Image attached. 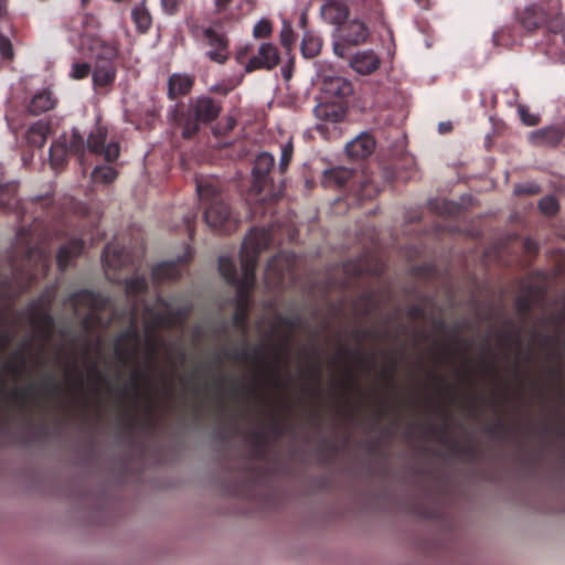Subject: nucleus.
<instances>
[{
  "mask_svg": "<svg viewBox=\"0 0 565 565\" xmlns=\"http://www.w3.org/2000/svg\"><path fill=\"white\" fill-rule=\"evenodd\" d=\"M273 241L270 228L254 227L244 238L239 253L242 279L236 288V308L232 316L233 326L244 334L248 328V310L250 292L256 282V267L258 255L265 250Z\"/></svg>",
  "mask_w": 565,
  "mask_h": 565,
  "instance_id": "nucleus-1",
  "label": "nucleus"
},
{
  "mask_svg": "<svg viewBox=\"0 0 565 565\" xmlns=\"http://www.w3.org/2000/svg\"><path fill=\"white\" fill-rule=\"evenodd\" d=\"M107 129L102 126H95L87 136L79 132L78 129H72L70 136H63L51 145L50 163L54 170L63 169L66 164L68 153L77 157L79 163L84 166L86 152L104 156L105 160L113 162L119 157L120 148L117 142L106 145Z\"/></svg>",
  "mask_w": 565,
  "mask_h": 565,
  "instance_id": "nucleus-2",
  "label": "nucleus"
},
{
  "mask_svg": "<svg viewBox=\"0 0 565 565\" xmlns=\"http://www.w3.org/2000/svg\"><path fill=\"white\" fill-rule=\"evenodd\" d=\"M222 100L209 95H200L191 98L188 105L177 103L169 109V121L181 128L183 139L194 138L201 130V126L215 121L222 113Z\"/></svg>",
  "mask_w": 565,
  "mask_h": 565,
  "instance_id": "nucleus-3",
  "label": "nucleus"
},
{
  "mask_svg": "<svg viewBox=\"0 0 565 565\" xmlns=\"http://www.w3.org/2000/svg\"><path fill=\"white\" fill-rule=\"evenodd\" d=\"M47 270L49 259L44 250L29 248L21 265L12 260L10 274L0 276V298L15 300L35 284L40 273L45 275Z\"/></svg>",
  "mask_w": 565,
  "mask_h": 565,
  "instance_id": "nucleus-4",
  "label": "nucleus"
},
{
  "mask_svg": "<svg viewBox=\"0 0 565 565\" xmlns=\"http://www.w3.org/2000/svg\"><path fill=\"white\" fill-rule=\"evenodd\" d=\"M196 192L205 206L204 218L210 227L224 234H230L237 228L238 218L233 215L230 205L223 201L218 189L213 183L198 181Z\"/></svg>",
  "mask_w": 565,
  "mask_h": 565,
  "instance_id": "nucleus-5",
  "label": "nucleus"
},
{
  "mask_svg": "<svg viewBox=\"0 0 565 565\" xmlns=\"http://www.w3.org/2000/svg\"><path fill=\"white\" fill-rule=\"evenodd\" d=\"M64 303L71 306L76 316H79L81 310L88 311L82 319V326L89 331L100 322L99 312L107 307L108 299L98 292L82 289L68 295Z\"/></svg>",
  "mask_w": 565,
  "mask_h": 565,
  "instance_id": "nucleus-6",
  "label": "nucleus"
},
{
  "mask_svg": "<svg viewBox=\"0 0 565 565\" xmlns=\"http://www.w3.org/2000/svg\"><path fill=\"white\" fill-rule=\"evenodd\" d=\"M519 22L527 32H534L545 26L548 32L556 34L564 29V15L556 11H548L542 6L531 4L519 13Z\"/></svg>",
  "mask_w": 565,
  "mask_h": 565,
  "instance_id": "nucleus-7",
  "label": "nucleus"
},
{
  "mask_svg": "<svg viewBox=\"0 0 565 565\" xmlns=\"http://www.w3.org/2000/svg\"><path fill=\"white\" fill-rule=\"evenodd\" d=\"M200 32L205 40V45L209 50L205 52V56L216 63L225 64L230 58V41L224 32L215 30L213 26L201 28L193 25L191 33L194 39L200 38Z\"/></svg>",
  "mask_w": 565,
  "mask_h": 565,
  "instance_id": "nucleus-8",
  "label": "nucleus"
},
{
  "mask_svg": "<svg viewBox=\"0 0 565 565\" xmlns=\"http://www.w3.org/2000/svg\"><path fill=\"white\" fill-rule=\"evenodd\" d=\"M296 258L292 253L279 252L273 256L266 266L265 280L270 287H280L287 274L294 271Z\"/></svg>",
  "mask_w": 565,
  "mask_h": 565,
  "instance_id": "nucleus-9",
  "label": "nucleus"
},
{
  "mask_svg": "<svg viewBox=\"0 0 565 565\" xmlns=\"http://www.w3.org/2000/svg\"><path fill=\"white\" fill-rule=\"evenodd\" d=\"M141 334L135 324V317L131 324L121 331L115 340V354L122 361L128 362L135 360L138 355Z\"/></svg>",
  "mask_w": 565,
  "mask_h": 565,
  "instance_id": "nucleus-10",
  "label": "nucleus"
},
{
  "mask_svg": "<svg viewBox=\"0 0 565 565\" xmlns=\"http://www.w3.org/2000/svg\"><path fill=\"white\" fill-rule=\"evenodd\" d=\"M277 324L286 330V333L284 334L282 341L275 347V354H276V366L274 369V374L276 379L278 380L277 373L280 369L281 363H287L289 352L288 347L289 342L292 337V332L300 327L302 320L299 315L296 316H284L278 313L276 316Z\"/></svg>",
  "mask_w": 565,
  "mask_h": 565,
  "instance_id": "nucleus-11",
  "label": "nucleus"
},
{
  "mask_svg": "<svg viewBox=\"0 0 565 565\" xmlns=\"http://www.w3.org/2000/svg\"><path fill=\"white\" fill-rule=\"evenodd\" d=\"M79 45L83 51H88L95 61L115 62L118 56L116 43L105 41L95 34L84 33Z\"/></svg>",
  "mask_w": 565,
  "mask_h": 565,
  "instance_id": "nucleus-12",
  "label": "nucleus"
},
{
  "mask_svg": "<svg viewBox=\"0 0 565 565\" xmlns=\"http://www.w3.org/2000/svg\"><path fill=\"white\" fill-rule=\"evenodd\" d=\"M275 166V158L268 152H262L256 157L253 167V189L257 194H262L266 190L271 192L274 181L270 172Z\"/></svg>",
  "mask_w": 565,
  "mask_h": 565,
  "instance_id": "nucleus-13",
  "label": "nucleus"
},
{
  "mask_svg": "<svg viewBox=\"0 0 565 565\" xmlns=\"http://www.w3.org/2000/svg\"><path fill=\"white\" fill-rule=\"evenodd\" d=\"M102 262L106 273L135 266V256L117 242L108 243L103 252Z\"/></svg>",
  "mask_w": 565,
  "mask_h": 565,
  "instance_id": "nucleus-14",
  "label": "nucleus"
},
{
  "mask_svg": "<svg viewBox=\"0 0 565 565\" xmlns=\"http://www.w3.org/2000/svg\"><path fill=\"white\" fill-rule=\"evenodd\" d=\"M280 62L278 49L275 44L265 42L257 50V54L253 55L245 65L247 73L256 70H273Z\"/></svg>",
  "mask_w": 565,
  "mask_h": 565,
  "instance_id": "nucleus-15",
  "label": "nucleus"
},
{
  "mask_svg": "<svg viewBox=\"0 0 565 565\" xmlns=\"http://www.w3.org/2000/svg\"><path fill=\"white\" fill-rule=\"evenodd\" d=\"M320 14L327 23L340 26L348 21L350 9L347 0H324Z\"/></svg>",
  "mask_w": 565,
  "mask_h": 565,
  "instance_id": "nucleus-16",
  "label": "nucleus"
},
{
  "mask_svg": "<svg viewBox=\"0 0 565 565\" xmlns=\"http://www.w3.org/2000/svg\"><path fill=\"white\" fill-rule=\"evenodd\" d=\"M340 29L341 40L349 45H360L369 38V29L365 23L359 20H352L349 23L342 24Z\"/></svg>",
  "mask_w": 565,
  "mask_h": 565,
  "instance_id": "nucleus-17",
  "label": "nucleus"
},
{
  "mask_svg": "<svg viewBox=\"0 0 565 565\" xmlns=\"http://www.w3.org/2000/svg\"><path fill=\"white\" fill-rule=\"evenodd\" d=\"M194 86V77L189 74L174 73L168 79V98L175 100L178 97L190 94Z\"/></svg>",
  "mask_w": 565,
  "mask_h": 565,
  "instance_id": "nucleus-18",
  "label": "nucleus"
},
{
  "mask_svg": "<svg viewBox=\"0 0 565 565\" xmlns=\"http://www.w3.org/2000/svg\"><path fill=\"white\" fill-rule=\"evenodd\" d=\"M376 142L370 134H362L345 147L347 153L353 159H365L375 150Z\"/></svg>",
  "mask_w": 565,
  "mask_h": 565,
  "instance_id": "nucleus-19",
  "label": "nucleus"
},
{
  "mask_svg": "<svg viewBox=\"0 0 565 565\" xmlns=\"http://www.w3.org/2000/svg\"><path fill=\"white\" fill-rule=\"evenodd\" d=\"M84 249V241L75 237L62 245L56 254V264L61 271L66 270L71 260L82 254Z\"/></svg>",
  "mask_w": 565,
  "mask_h": 565,
  "instance_id": "nucleus-20",
  "label": "nucleus"
},
{
  "mask_svg": "<svg viewBox=\"0 0 565 565\" xmlns=\"http://www.w3.org/2000/svg\"><path fill=\"white\" fill-rule=\"evenodd\" d=\"M381 64L380 57L373 51L359 52L351 60V67L362 75L375 72Z\"/></svg>",
  "mask_w": 565,
  "mask_h": 565,
  "instance_id": "nucleus-21",
  "label": "nucleus"
},
{
  "mask_svg": "<svg viewBox=\"0 0 565 565\" xmlns=\"http://www.w3.org/2000/svg\"><path fill=\"white\" fill-rule=\"evenodd\" d=\"M117 70L115 62L95 61L93 82L96 86L105 87L116 79Z\"/></svg>",
  "mask_w": 565,
  "mask_h": 565,
  "instance_id": "nucleus-22",
  "label": "nucleus"
},
{
  "mask_svg": "<svg viewBox=\"0 0 565 565\" xmlns=\"http://www.w3.org/2000/svg\"><path fill=\"white\" fill-rule=\"evenodd\" d=\"M30 323L45 338H51L55 331V320L49 310L29 311Z\"/></svg>",
  "mask_w": 565,
  "mask_h": 565,
  "instance_id": "nucleus-23",
  "label": "nucleus"
},
{
  "mask_svg": "<svg viewBox=\"0 0 565 565\" xmlns=\"http://www.w3.org/2000/svg\"><path fill=\"white\" fill-rule=\"evenodd\" d=\"M354 172L344 167H335L324 172L323 183L326 186L345 188L353 179Z\"/></svg>",
  "mask_w": 565,
  "mask_h": 565,
  "instance_id": "nucleus-24",
  "label": "nucleus"
},
{
  "mask_svg": "<svg viewBox=\"0 0 565 565\" xmlns=\"http://www.w3.org/2000/svg\"><path fill=\"white\" fill-rule=\"evenodd\" d=\"M131 20L140 34H146L152 26V15L146 7V0L131 9Z\"/></svg>",
  "mask_w": 565,
  "mask_h": 565,
  "instance_id": "nucleus-25",
  "label": "nucleus"
},
{
  "mask_svg": "<svg viewBox=\"0 0 565 565\" xmlns=\"http://www.w3.org/2000/svg\"><path fill=\"white\" fill-rule=\"evenodd\" d=\"M17 185L11 183H3V178H0V209L6 211L14 210L21 214L20 202L15 198Z\"/></svg>",
  "mask_w": 565,
  "mask_h": 565,
  "instance_id": "nucleus-26",
  "label": "nucleus"
},
{
  "mask_svg": "<svg viewBox=\"0 0 565 565\" xmlns=\"http://www.w3.org/2000/svg\"><path fill=\"white\" fill-rule=\"evenodd\" d=\"M55 103L56 100L52 93L49 89H43L32 97L28 109L33 115H40L51 110L55 106Z\"/></svg>",
  "mask_w": 565,
  "mask_h": 565,
  "instance_id": "nucleus-27",
  "label": "nucleus"
},
{
  "mask_svg": "<svg viewBox=\"0 0 565 565\" xmlns=\"http://www.w3.org/2000/svg\"><path fill=\"white\" fill-rule=\"evenodd\" d=\"M265 345L258 344L255 345L252 351L248 350H241V351H233L230 353H226L225 355L232 360L235 361H252L256 362L263 365L267 364V359L265 354Z\"/></svg>",
  "mask_w": 565,
  "mask_h": 565,
  "instance_id": "nucleus-28",
  "label": "nucleus"
},
{
  "mask_svg": "<svg viewBox=\"0 0 565 565\" xmlns=\"http://www.w3.org/2000/svg\"><path fill=\"white\" fill-rule=\"evenodd\" d=\"M316 117L320 120L338 122L344 117L343 108L334 103H321L315 107Z\"/></svg>",
  "mask_w": 565,
  "mask_h": 565,
  "instance_id": "nucleus-29",
  "label": "nucleus"
},
{
  "mask_svg": "<svg viewBox=\"0 0 565 565\" xmlns=\"http://www.w3.org/2000/svg\"><path fill=\"white\" fill-rule=\"evenodd\" d=\"M157 302L160 306L164 307V309L168 310V315H169L170 323H171V329L177 327V326L183 324L188 320V318H189V316L191 313V307L188 306V305L173 308L162 297H158Z\"/></svg>",
  "mask_w": 565,
  "mask_h": 565,
  "instance_id": "nucleus-30",
  "label": "nucleus"
},
{
  "mask_svg": "<svg viewBox=\"0 0 565 565\" xmlns=\"http://www.w3.org/2000/svg\"><path fill=\"white\" fill-rule=\"evenodd\" d=\"M218 271L230 286L238 288L242 276L238 277L236 265L230 257L221 256L218 258Z\"/></svg>",
  "mask_w": 565,
  "mask_h": 565,
  "instance_id": "nucleus-31",
  "label": "nucleus"
},
{
  "mask_svg": "<svg viewBox=\"0 0 565 565\" xmlns=\"http://www.w3.org/2000/svg\"><path fill=\"white\" fill-rule=\"evenodd\" d=\"M181 276L175 263H161L152 268V278L157 282L166 280H178Z\"/></svg>",
  "mask_w": 565,
  "mask_h": 565,
  "instance_id": "nucleus-32",
  "label": "nucleus"
},
{
  "mask_svg": "<svg viewBox=\"0 0 565 565\" xmlns=\"http://www.w3.org/2000/svg\"><path fill=\"white\" fill-rule=\"evenodd\" d=\"M56 298V287L50 286L46 287L41 295L33 299L28 305V311H36V310H49L51 311L52 306Z\"/></svg>",
  "mask_w": 565,
  "mask_h": 565,
  "instance_id": "nucleus-33",
  "label": "nucleus"
},
{
  "mask_svg": "<svg viewBox=\"0 0 565 565\" xmlns=\"http://www.w3.org/2000/svg\"><path fill=\"white\" fill-rule=\"evenodd\" d=\"M326 92L337 96V97H347L352 94L353 87L352 84L340 76L330 77L324 82Z\"/></svg>",
  "mask_w": 565,
  "mask_h": 565,
  "instance_id": "nucleus-34",
  "label": "nucleus"
},
{
  "mask_svg": "<svg viewBox=\"0 0 565 565\" xmlns=\"http://www.w3.org/2000/svg\"><path fill=\"white\" fill-rule=\"evenodd\" d=\"M322 47V40L311 31H306L301 41V54L306 58L317 56Z\"/></svg>",
  "mask_w": 565,
  "mask_h": 565,
  "instance_id": "nucleus-35",
  "label": "nucleus"
},
{
  "mask_svg": "<svg viewBox=\"0 0 565 565\" xmlns=\"http://www.w3.org/2000/svg\"><path fill=\"white\" fill-rule=\"evenodd\" d=\"M50 127L46 122L36 121L33 124L26 132L28 142L34 147L41 148L46 142Z\"/></svg>",
  "mask_w": 565,
  "mask_h": 565,
  "instance_id": "nucleus-36",
  "label": "nucleus"
},
{
  "mask_svg": "<svg viewBox=\"0 0 565 565\" xmlns=\"http://www.w3.org/2000/svg\"><path fill=\"white\" fill-rule=\"evenodd\" d=\"M533 137L539 138L543 145L555 147L564 138V131L559 127H546L533 134Z\"/></svg>",
  "mask_w": 565,
  "mask_h": 565,
  "instance_id": "nucleus-37",
  "label": "nucleus"
},
{
  "mask_svg": "<svg viewBox=\"0 0 565 565\" xmlns=\"http://www.w3.org/2000/svg\"><path fill=\"white\" fill-rule=\"evenodd\" d=\"M26 362L23 349H19L12 353L11 360L6 363L4 369L13 375H20L24 372Z\"/></svg>",
  "mask_w": 565,
  "mask_h": 565,
  "instance_id": "nucleus-38",
  "label": "nucleus"
},
{
  "mask_svg": "<svg viewBox=\"0 0 565 565\" xmlns=\"http://www.w3.org/2000/svg\"><path fill=\"white\" fill-rule=\"evenodd\" d=\"M118 172L113 167H96L92 172V181L95 183L110 184L117 179Z\"/></svg>",
  "mask_w": 565,
  "mask_h": 565,
  "instance_id": "nucleus-39",
  "label": "nucleus"
},
{
  "mask_svg": "<svg viewBox=\"0 0 565 565\" xmlns=\"http://www.w3.org/2000/svg\"><path fill=\"white\" fill-rule=\"evenodd\" d=\"M148 290V282L143 276H135L126 281V292L129 296H139Z\"/></svg>",
  "mask_w": 565,
  "mask_h": 565,
  "instance_id": "nucleus-40",
  "label": "nucleus"
},
{
  "mask_svg": "<svg viewBox=\"0 0 565 565\" xmlns=\"http://www.w3.org/2000/svg\"><path fill=\"white\" fill-rule=\"evenodd\" d=\"M147 355L149 358V366H152L158 358L160 349L163 347V341L159 335H151L146 338Z\"/></svg>",
  "mask_w": 565,
  "mask_h": 565,
  "instance_id": "nucleus-41",
  "label": "nucleus"
},
{
  "mask_svg": "<svg viewBox=\"0 0 565 565\" xmlns=\"http://www.w3.org/2000/svg\"><path fill=\"white\" fill-rule=\"evenodd\" d=\"M40 388L47 396H57L62 392L61 384L52 374L46 375L42 380V382L40 383Z\"/></svg>",
  "mask_w": 565,
  "mask_h": 565,
  "instance_id": "nucleus-42",
  "label": "nucleus"
},
{
  "mask_svg": "<svg viewBox=\"0 0 565 565\" xmlns=\"http://www.w3.org/2000/svg\"><path fill=\"white\" fill-rule=\"evenodd\" d=\"M145 312L150 316V320L160 329H171L170 318L168 315V310L166 309L163 312L153 311L152 308L146 307Z\"/></svg>",
  "mask_w": 565,
  "mask_h": 565,
  "instance_id": "nucleus-43",
  "label": "nucleus"
},
{
  "mask_svg": "<svg viewBox=\"0 0 565 565\" xmlns=\"http://www.w3.org/2000/svg\"><path fill=\"white\" fill-rule=\"evenodd\" d=\"M297 40V35L290 24L285 23L280 31V43L290 53Z\"/></svg>",
  "mask_w": 565,
  "mask_h": 565,
  "instance_id": "nucleus-44",
  "label": "nucleus"
},
{
  "mask_svg": "<svg viewBox=\"0 0 565 565\" xmlns=\"http://www.w3.org/2000/svg\"><path fill=\"white\" fill-rule=\"evenodd\" d=\"M539 209L544 215L553 216L558 212L559 205L554 196L547 195L540 200Z\"/></svg>",
  "mask_w": 565,
  "mask_h": 565,
  "instance_id": "nucleus-45",
  "label": "nucleus"
},
{
  "mask_svg": "<svg viewBox=\"0 0 565 565\" xmlns=\"http://www.w3.org/2000/svg\"><path fill=\"white\" fill-rule=\"evenodd\" d=\"M254 452L257 458L263 459L266 452V434L263 430H257L252 434Z\"/></svg>",
  "mask_w": 565,
  "mask_h": 565,
  "instance_id": "nucleus-46",
  "label": "nucleus"
},
{
  "mask_svg": "<svg viewBox=\"0 0 565 565\" xmlns=\"http://www.w3.org/2000/svg\"><path fill=\"white\" fill-rule=\"evenodd\" d=\"M35 386L33 384H29L24 387L17 388L12 392V397L17 401L22 407L25 406L26 402L32 398V394Z\"/></svg>",
  "mask_w": 565,
  "mask_h": 565,
  "instance_id": "nucleus-47",
  "label": "nucleus"
},
{
  "mask_svg": "<svg viewBox=\"0 0 565 565\" xmlns=\"http://www.w3.org/2000/svg\"><path fill=\"white\" fill-rule=\"evenodd\" d=\"M292 154L294 146L291 141H288L281 147V156L279 161V171L281 174H284L287 171L288 166L292 159Z\"/></svg>",
  "mask_w": 565,
  "mask_h": 565,
  "instance_id": "nucleus-48",
  "label": "nucleus"
},
{
  "mask_svg": "<svg viewBox=\"0 0 565 565\" xmlns=\"http://www.w3.org/2000/svg\"><path fill=\"white\" fill-rule=\"evenodd\" d=\"M515 309L522 317L527 316L533 307V300L530 295H521L515 299Z\"/></svg>",
  "mask_w": 565,
  "mask_h": 565,
  "instance_id": "nucleus-49",
  "label": "nucleus"
},
{
  "mask_svg": "<svg viewBox=\"0 0 565 565\" xmlns=\"http://www.w3.org/2000/svg\"><path fill=\"white\" fill-rule=\"evenodd\" d=\"M518 114L523 125L532 127L540 122V116L532 114L530 109L524 105L518 106Z\"/></svg>",
  "mask_w": 565,
  "mask_h": 565,
  "instance_id": "nucleus-50",
  "label": "nucleus"
},
{
  "mask_svg": "<svg viewBox=\"0 0 565 565\" xmlns=\"http://www.w3.org/2000/svg\"><path fill=\"white\" fill-rule=\"evenodd\" d=\"M271 32H273L271 23H270V21L265 20V19L258 21L253 29V35L256 39H266V38L270 36Z\"/></svg>",
  "mask_w": 565,
  "mask_h": 565,
  "instance_id": "nucleus-51",
  "label": "nucleus"
},
{
  "mask_svg": "<svg viewBox=\"0 0 565 565\" xmlns=\"http://www.w3.org/2000/svg\"><path fill=\"white\" fill-rule=\"evenodd\" d=\"M92 72V66L88 63H74L72 66L71 77L74 79H84Z\"/></svg>",
  "mask_w": 565,
  "mask_h": 565,
  "instance_id": "nucleus-52",
  "label": "nucleus"
},
{
  "mask_svg": "<svg viewBox=\"0 0 565 565\" xmlns=\"http://www.w3.org/2000/svg\"><path fill=\"white\" fill-rule=\"evenodd\" d=\"M0 54L3 60L12 61L14 57L11 40L0 33Z\"/></svg>",
  "mask_w": 565,
  "mask_h": 565,
  "instance_id": "nucleus-53",
  "label": "nucleus"
},
{
  "mask_svg": "<svg viewBox=\"0 0 565 565\" xmlns=\"http://www.w3.org/2000/svg\"><path fill=\"white\" fill-rule=\"evenodd\" d=\"M511 427L503 423L502 420H497L495 423L489 425L487 427V431L495 437H502L503 435L510 433Z\"/></svg>",
  "mask_w": 565,
  "mask_h": 565,
  "instance_id": "nucleus-54",
  "label": "nucleus"
},
{
  "mask_svg": "<svg viewBox=\"0 0 565 565\" xmlns=\"http://www.w3.org/2000/svg\"><path fill=\"white\" fill-rule=\"evenodd\" d=\"M359 301L363 303L362 312L370 315L374 310V295L371 291L363 292L359 296Z\"/></svg>",
  "mask_w": 565,
  "mask_h": 565,
  "instance_id": "nucleus-55",
  "label": "nucleus"
},
{
  "mask_svg": "<svg viewBox=\"0 0 565 565\" xmlns=\"http://www.w3.org/2000/svg\"><path fill=\"white\" fill-rule=\"evenodd\" d=\"M406 315L409 319L424 320L427 317L425 306L420 303L412 305L407 308Z\"/></svg>",
  "mask_w": 565,
  "mask_h": 565,
  "instance_id": "nucleus-56",
  "label": "nucleus"
},
{
  "mask_svg": "<svg viewBox=\"0 0 565 565\" xmlns=\"http://www.w3.org/2000/svg\"><path fill=\"white\" fill-rule=\"evenodd\" d=\"M270 433L274 437L279 438L286 433V424L279 417H274L271 423L268 426Z\"/></svg>",
  "mask_w": 565,
  "mask_h": 565,
  "instance_id": "nucleus-57",
  "label": "nucleus"
},
{
  "mask_svg": "<svg viewBox=\"0 0 565 565\" xmlns=\"http://www.w3.org/2000/svg\"><path fill=\"white\" fill-rule=\"evenodd\" d=\"M183 0H161V6L167 14H175Z\"/></svg>",
  "mask_w": 565,
  "mask_h": 565,
  "instance_id": "nucleus-58",
  "label": "nucleus"
},
{
  "mask_svg": "<svg viewBox=\"0 0 565 565\" xmlns=\"http://www.w3.org/2000/svg\"><path fill=\"white\" fill-rule=\"evenodd\" d=\"M149 382V375L146 372L135 371L131 375V385L137 394L141 382Z\"/></svg>",
  "mask_w": 565,
  "mask_h": 565,
  "instance_id": "nucleus-59",
  "label": "nucleus"
},
{
  "mask_svg": "<svg viewBox=\"0 0 565 565\" xmlns=\"http://www.w3.org/2000/svg\"><path fill=\"white\" fill-rule=\"evenodd\" d=\"M452 451L460 454L466 457H472L475 455V448L470 445L461 446L457 441L451 443Z\"/></svg>",
  "mask_w": 565,
  "mask_h": 565,
  "instance_id": "nucleus-60",
  "label": "nucleus"
},
{
  "mask_svg": "<svg viewBox=\"0 0 565 565\" xmlns=\"http://www.w3.org/2000/svg\"><path fill=\"white\" fill-rule=\"evenodd\" d=\"M234 89L233 85L226 83H218L210 87V92L214 94H220L226 96L230 92Z\"/></svg>",
  "mask_w": 565,
  "mask_h": 565,
  "instance_id": "nucleus-61",
  "label": "nucleus"
},
{
  "mask_svg": "<svg viewBox=\"0 0 565 565\" xmlns=\"http://www.w3.org/2000/svg\"><path fill=\"white\" fill-rule=\"evenodd\" d=\"M13 334L9 330L0 332V351H6L12 343Z\"/></svg>",
  "mask_w": 565,
  "mask_h": 565,
  "instance_id": "nucleus-62",
  "label": "nucleus"
},
{
  "mask_svg": "<svg viewBox=\"0 0 565 565\" xmlns=\"http://www.w3.org/2000/svg\"><path fill=\"white\" fill-rule=\"evenodd\" d=\"M500 335L504 341H507L509 343H513V344H518V345L521 343L519 330H512L510 332H501Z\"/></svg>",
  "mask_w": 565,
  "mask_h": 565,
  "instance_id": "nucleus-63",
  "label": "nucleus"
},
{
  "mask_svg": "<svg viewBox=\"0 0 565 565\" xmlns=\"http://www.w3.org/2000/svg\"><path fill=\"white\" fill-rule=\"evenodd\" d=\"M353 337L358 342H361L363 340L374 338V333L370 329H356L353 331Z\"/></svg>",
  "mask_w": 565,
  "mask_h": 565,
  "instance_id": "nucleus-64",
  "label": "nucleus"
}]
</instances>
